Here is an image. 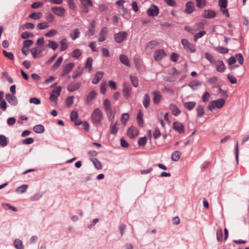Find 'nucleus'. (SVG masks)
<instances>
[{"label":"nucleus","mask_w":249,"mask_h":249,"mask_svg":"<svg viewBox=\"0 0 249 249\" xmlns=\"http://www.w3.org/2000/svg\"><path fill=\"white\" fill-rule=\"evenodd\" d=\"M129 119V115L128 113H123L122 116H121V122L122 123V124L124 125H125L126 124V123L128 121Z\"/></svg>","instance_id":"obj_42"},{"label":"nucleus","mask_w":249,"mask_h":249,"mask_svg":"<svg viewBox=\"0 0 249 249\" xmlns=\"http://www.w3.org/2000/svg\"><path fill=\"white\" fill-rule=\"evenodd\" d=\"M137 120L139 125L141 126L143 125L142 114L141 112H139L137 116Z\"/></svg>","instance_id":"obj_50"},{"label":"nucleus","mask_w":249,"mask_h":249,"mask_svg":"<svg viewBox=\"0 0 249 249\" xmlns=\"http://www.w3.org/2000/svg\"><path fill=\"white\" fill-rule=\"evenodd\" d=\"M205 34L206 32L204 31H201L200 32L196 34L194 36V41H196L198 38H201Z\"/></svg>","instance_id":"obj_53"},{"label":"nucleus","mask_w":249,"mask_h":249,"mask_svg":"<svg viewBox=\"0 0 249 249\" xmlns=\"http://www.w3.org/2000/svg\"><path fill=\"white\" fill-rule=\"evenodd\" d=\"M196 6L200 8H203L206 5L205 0H196Z\"/></svg>","instance_id":"obj_55"},{"label":"nucleus","mask_w":249,"mask_h":249,"mask_svg":"<svg viewBox=\"0 0 249 249\" xmlns=\"http://www.w3.org/2000/svg\"><path fill=\"white\" fill-rule=\"evenodd\" d=\"M201 83L198 81H193L191 82L189 86L194 90H196L198 89V87L200 86Z\"/></svg>","instance_id":"obj_36"},{"label":"nucleus","mask_w":249,"mask_h":249,"mask_svg":"<svg viewBox=\"0 0 249 249\" xmlns=\"http://www.w3.org/2000/svg\"><path fill=\"white\" fill-rule=\"evenodd\" d=\"M50 25L47 21L40 22L37 24V28L39 30H44L49 28Z\"/></svg>","instance_id":"obj_37"},{"label":"nucleus","mask_w":249,"mask_h":249,"mask_svg":"<svg viewBox=\"0 0 249 249\" xmlns=\"http://www.w3.org/2000/svg\"><path fill=\"white\" fill-rule=\"evenodd\" d=\"M106 112L108 116V121L112 123L114 119L115 113L113 112L112 109L109 111H106Z\"/></svg>","instance_id":"obj_43"},{"label":"nucleus","mask_w":249,"mask_h":249,"mask_svg":"<svg viewBox=\"0 0 249 249\" xmlns=\"http://www.w3.org/2000/svg\"><path fill=\"white\" fill-rule=\"evenodd\" d=\"M107 34V30L106 28H103L101 31L99 36V41L103 42L106 39V37Z\"/></svg>","instance_id":"obj_31"},{"label":"nucleus","mask_w":249,"mask_h":249,"mask_svg":"<svg viewBox=\"0 0 249 249\" xmlns=\"http://www.w3.org/2000/svg\"><path fill=\"white\" fill-rule=\"evenodd\" d=\"M159 45V43L155 40H152L146 43L145 47V49L147 51H150L158 46Z\"/></svg>","instance_id":"obj_18"},{"label":"nucleus","mask_w":249,"mask_h":249,"mask_svg":"<svg viewBox=\"0 0 249 249\" xmlns=\"http://www.w3.org/2000/svg\"><path fill=\"white\" fill-rule=\"evenodd\" d=\"M63 57L62 56H60L58 57V58L57 59L56 61L53 64V65L52 66V69L53 70H55L57 69L61 65L62 61H63Z\"/></svg>","instance_id":"obj_39"},{"label":"nucleus","mask_w":249,"mask_h":249,"mask_svg":"<svg viewBox=\"0 0 249 249\" xmlns=\"http://www.w3.org/2000/svg\"><path fill=\"white\" fill-rule=\"evenodd\" d=\"M181 153L179 151H174L171 155V159L173 161H177L179 160Z\"/></svg>","instance_id":"obj_30"},{"label":"nucleus","mask_w":249,"mask_h":249,"mask_svg":"<svg viewBox=\"0 0 249 249\" xmlns=\"http://www.w3.org/2000/svg\"><path fill=\"white\" fill-rule=\"evenodd\" d=\"M181 43L185 49L189 51L191 53H194L196 51L195 46L186 39L181 40Z\"/></svg>","instance_id":"obj_7"},{"label":"nucleus","mask_w":249,"mask_h":249,"mask_svg":"<svg viewBox=\"0 0 249 249\" xmlns=\"http://www.w3.org/2000/svg\"><path fill=\"white\" fill-rule=\"evenodd\" d=\"M80 87V85L78 83H71L69 85L68 87V90L70 92H72L76 89H78Z\"/></svg>","instance_id":"obj_29"},{"label":"nucleus","mask_w":249,"mask_h":249,"mask_svg":"<svg viewBox=\"0 0 249 249\" xmlns=\"http://www.w3.org/2000/svg\"><path fill=\"white\" fill-rule=\"evenodd\" d=\"M73 96H69L66 100V104L67 107H69L72 105L73 103Z\"/></svg>","instance_id":"obj_57"},{"label":"nucleus","mask_w":249,"mask_h":249,"mask_svg":"<svg viewBox=\"0 0 249 249\" xmlns=\"http://www.w3.org/2000/svg\"><path fill=\"white\" fill-rule=\"evenodd\" d=\"M118 129V123L116 122L114 124H111L110 126V132L111 134L115 135L117 133Z\"/></svg>","instance_id":"obj_26"},{"label":"nucleus","mask_w":249,"mask_h":249,"mask_svg":"<svg viewBox=\"0 0 249 249\" xmlns=\"http://www.w3.org/2000/svg\"><path fill=\"white\" fill-rule=\"evenodd\" d=\"M123 93L124 96L126 99H128L131 95V88L126 83H124L123 85Z\"/></svg>","instance_id":"obj_10"},{"label":"nucleus","mask_w":249,"mask_h":249,"mask_svg":"<svg viewBox=\"0 0 249 249\" xmlns=\"http://www.w3.org/2000/svg\"><path fill=\"white\" fill-rule=\"evenodd\" d=\"M173 128L179 134H183L185 131L184 124L178 121L173 123Z\"/></svg>","instance_id":"obj_5"},{"label":"nucleus","mask_w":249,"mask_h":249,"mask_svg":"<svg viewBox=\"0 0 249 249\" xmlns=\"http://www.w3.org/2000/svg\"><path fill=\"white\" fill-rule=\"evenodd\" d=\"M52 11L56 15L63 17L65 13V9L62 7H53Z\"/></svg>","instance_id":"obj_11"},{"label":"nucleus","mask_w":249,"mask_h":249,"mask_svg":"<svg viewBox=\"0 0 249 249\" xmlns=\"http://www.w3.org/2000/svg\"><path fill=\"white\" fill-rule=\"evenodd\" d=\"M46 19L49 22L52 23L54 20V17L53 14L48 13L46 15Z\"/></svg>","instance_id":"obj_56"},{"label":"nucleus","mask_w":249,"mask_h":249,"mask_svg":"<svg viewBox=\"0 0 249 249\" xmlns=\"http://www.w3.org/2000/svg\"><path fill=\"white\" fill-rule=\"evenodd\" d=\"M97 93L95 90H91L87 96L86 101V103L90 105L92 103V101L95 98Z\"/></svg>","instance_id":"obj_19"},{"label":"nucleus","mask_w":249,"mask_h":249,"mask_svg":"<svg viewBox=\"0 0 249 249\" xmlns=\"http://www.w3.org/2000/svg\"><path fill=\"white\" fill-rule=\"evenodd\" d=\"M28 189V185L26 184L22 185L18 187L15 190L16 192L18 194H23Z\"/></svg>","instance_id":"obj_27"},{"label":"nucleus","mask_w":249,"mask_h":249,"mask_svg":"<svg viewBox=\"0 0 249 249\" xmlns=\"http://www.w3.org/2000/svg\"><path fill=\"white\" fill-rule=\"evenodd\" d=\"M3 53L5 57L8 58L10 60H13L14 58V55L11 52H7L5 50L3 51Z\"/></svg>","instance_id":"obj_60"},{"label":"nucleus","mask_w":249,"mask_h":249,"mask_svg":"<svg viewBox=\"0 0 249 249\" xmlns=\"http://www.w3.org/2000/svg\"><path fill=\"white\" fill-rule=\"evenodd\" d=\"M103 106L106 111H109L111 108L110 106V103L108 99H106L104 101Z\"/></svg>","instance_id":"obj_44"},{"label":"nucleus","mask_w":249,"mask_h":249,"mask_svg":"<svg viewBox=\"0 0 249 249\" xmlns=\"http://www.w3.org/2000/svg\"><path fill=\"white\" fill-rule=\"evenodd\" d=\"M197 111V116L198 117H202L204 114V108L203 107L199 106L196 109Z\"/></svg>","instance_id":"obj_45"},{"label":"nucleus","mask_w":249,"mask_h":249,"mask_svg":"<svg viewBox=\"0 0 249 249\" xmlns=\"http://www.w3.org/2000/svg\"><path fill=\"white\" fill-rule=\"evenodd\" d=\"M7 144L6 138L3 135H0V145L2 147H5Z\"/></svg>","instance_id":"obj_46"},{"label":"nucleus","mask_w":249,"mask_h":249,"mask_svg":"<svg viewBox=\"0 0 249 249\" xmlns=\"http://www.w3.org/2000/svg\"><path fill=\"white\" fill-rule=\"evenodd\" d=\"M104 73L103 71H99L97 72L92 79V83L93 84H97L99 81L102 79Z\"/></svg>","instance_id":"obj_20"},{"label":"nucleus","mask_w":249,"mask_h":249,"mask_svg":"<svg viewBox=\"0 0 249 249\" xmlns=\"http://www.w3.org/2000/svg\"><path fill=\"white\" fill-rule=\"evenodd\" d=\"M78 118V113L75 111H72L71 112V120L74 122V124L76 125H79L81 124V122L79 120H77Z\"/></svg>","instance_id":"obj_22"},{"label":"nucleus","mask_w":249,"mask_h":249,"mask_svg":"<svg viewBox=\"0 0 249 249\" xmlns=\"http://www.w3.org/2000/svg\"><path fill=\"white\" fill-rule=\"evenodd\" d=\"M42 13L41 12L33 13L30 15L29 17L34 20L39 19L42 17Z\"/></svg>","instance_id":"obj_41"},{"label":"nucleus","mask_w":249,"mask_h":249,"mask_svg":"<svg viewBox=\"0 0 249 249\" xmlns=\"http://www.w3.org/2000/svg\"><path fill=\"white\" fill-rule=\"evenodd\" d=\"M225 100L223 99H218L216 100L213 101L209 106V109L212 111L215 108H220L225 104Z\"/></svg>","instance_id":"obj_2"},{"label":"nucleus","mask_w":249,"mask_h":249,"mask_svg":"<svg viewBox=\"0 0 249 249\" xmlns=\"http://www.w3.org/2000/svg\"><path fill=\"white\" fill-rule=\"evenodd\" d=\"M6 99L12 106H16L18 104V100L15 96L11 94H7L5 96Z\"/></svg>","instance_id":"obj_15"},{"label":"nucleus","mask_w":249,"mask_h":249,"mask_svg":"<svg viewBox=\"0 0 249 249\" xmlns=\"http://www.w3.org/2000/svg\"><path fill=\"white\" fill-rule=\"evenodd\" d=\"M42 50H38L36 47L33 48L31 50V52L34 58L37 57L42 53Z\"/></svg>","instance_id":"obj_32"},{"label":"nucleus","mask_w":249,"mask_h":249,"mask_svg":"<svg viewBox=\"0 0 249 249\" xmlns=\"http://www.w3.org/2000/svg\"><path fill=\"white\" fill-rule=\"evenodd\" d=\"M166 53L162 49H160L156 51L154 53V58L156 61H160L165 56Z\"/></svg>","instance_id":"obj_8"},{"label":"nucleus","mask_w":249,"mask_h":249,"mask_svg":"<svg viewBox=\"0 0 249 249\" xmlns=\"http://www.w3.org/2000/svg\"><path fill=\"white\" fill-rule=\"evenodd\" d=\"M103 118L102 111L98 108H95L91 113L90 119L92 123L95 125L101 124Z\"/></svg>","instance_id":"obj_1"},{"label":"nucleus","mask_w":249,"mask_h":249,"mask_svg":"<svg viewBox=\"0 0 249 249\" xmlns=\"http://www.w3.org/2000/svg\"><path fill=\"white\" fill-rule=\"evenodd\" d=\"M223 236V231L222 229H217L216 231V238L218 241H221Z\"/></svg>","instance_id":"obj_51"},{"label":"nucleus","mask_w":249,"mask_h":249,"mask_svg":"<svg viewBox=\"0 0 249 249\" xmlns=\"http://www.w3.org/2000/svg\"><path fill=\"white\" fill-rule=\"evenodd\" d=\"M162 90L163 92H166L170 95H173L174 94V91L169 88L164 87Z\"/></svg>","instance_id":"obj_61"},{"label":"nucleus","mask_w":249,"mask_h":249,"mask_svg":"<svg viewBox=\"0 0 249 249\" xmlns=\"http://www.w3.org/2000/svg\"><path fill=\"white\" fill-rule=\"evenodd\" d=\"M92 162H93L95 167L98 169L100 170L102 168V165L100 161L97 159L94 158L91 160Z\"/></svg>","instance_id":"obj_40"},{"label":"nucleus","mask_w":249,"mask_h":249,"mask_svg":"<svg viewBox=\"0 0 249 249\" xmlns=\"http://www.w3.org/2000/svg\"><path fill=\"white\" fill-rule=\"evenodd\" d=\"M169 109L172 111V114L177 116L180 113V111L178 107L173 104H171L169 106Z\"/></svg>","instance_id":"obj_21"},{"label":"nucleus","mask_w":249,"mask_h":249,"mask_svg":"<svg viewBox=\"0 0 249 249\" xmlns=\"http://www.w3.org/2000/svg\"><path fill=\"white\" fill-rule=\"evenodd\" d=\"M81 2L84 6H92L91 0H81Z\"/></svg>","instance_id":"obj_62"},{"label":"nucleus","mask_w":249,"mask_h":249,"mask_svg":"<svg viewBox=\"0 0 249 249\" xmlns=\"http://www.w3.org/2000/svg\"><path fill=\"white\" fill-rule=\"evenodd\" d=\"M47 47L52 48L53 50H55L58 47V44L54 41L49 40Z\"/></svg>","instance_id":"obj_48"},{"label":"nucleus","mask_w":249,"mask_h":249,"mask_svg":"<svg viewBox=\"0 0 249 249\" xmlns=\"http://www.w3.org/2000/svg\"><path fill=\"white\" fill-rule=\"evenodd\" d=\"M213 64H214L216 70L218 72H223L225 71L226 67L222 60H218L215 61Z\"/></svg>","instance_id":"obj_9"},{"label":"nucleus","mask_w":249,"mask_h":249,"mask_svg":"<svg viewBox=\"0 0 249 249\" xmlns=\"http://www.w3.org/2000/svg\"><path fill=\"white\" fill-rule=\"evenodd\" d=\"M57 34V31L55 29H51L49 32L45 34V36L48 37H53Z\"/></svg>","instance_id":"obj_47"},{"label":"nucleus","mask_w":249,"mask_h":249,"mask_svg":"<svg viewBox=\"0 0 249 249\" xmlns=\"http://www.w3.org/2000/svg\"><path fill=\"white\" fill-rule=\"evenodd\" d=\"M196 105V102L194 101L186 102L184 104V107L189 110L193 109L195 107Z\"/></svg>","instance_id":"obj_38"},{"label":"nucleus","mask_w":249,"mask_h":249,"mask_svg":"<svg viewBox=\"0 0 249 249\" xmlns=\"http://www.w3.org/2000/svg\"><path fill=\"white\" fill-rule=\"evenodd\" d=\"M150 96L147 93L145 94L143 96V100H142L143 105L145 108H147L149 107V104H150Z\"/></svg>","instance_id":"obj_25"},{"label":"nucleus","mask_w":249,"mask_h":249,"mask_svg":"<svg viewBox=\"0 0 249 249\" xmlns=\"http://www.w3.org/2000/svg\"><path fill=\"white\" fill-rule=\"evenodd\" d=\"M185 13L190 14H191L195 10V5L193 2L188 1L185 5Z\"/></svg>","instance_id":"obj_16"},{"label":"nucleus","mask_w":249,"mask_h":249,"mask_svg":"<svg viewBox=\"0 0 249 249\" xmlns=\"http://www.w3.org/2000/svg\"><path fill=\"white\" fill-rule=\"evenodd\" d=\"M216 51L221 53H226L228 52V50L223 47H219L216 49Z\"/></svg>","instance_id":"obj_63"},{"label":"nucleus","mask_w":249,"mask_h":249,"mask_svg":"<svg viewBox=\"0 0 249 249\" xmlns=\"http://www.w3.org/2000/svg\"><path fill=\"white\" fill-rule=\"evenodd\" d=\"M74 67V64L72 63H69L65 65L63 68L62 72L61 74V76H64L70 72Z\"/></svg>","instance_id":"obj_12"},{"label":"nucleus","mask_w":249,"mask_h":249,"mask_svg":"<svg viewBox=\"0 0 249 249\" xmlns=\"http://www.w3.org/2000/svg\"><path fill=\"white\" fill-rule=\"evenodd\" d=\"M127 35L126 32H119L114 35V40L117 43H121L126 38Z\"/></svg>","instance_id":"obj_3"},{"label":"nucleus","mask_w":249,"mask_h":249,"mask_svg":"<svg viewBox=\"0 0 249 249\" xmlns=\"http://www.w3.org/2000/svg\"><path fill=\"white\" fill-rule=\"evenodd\" d=\"M60 51H64L68 47V43L66 38H63L60 41Z\"/></svg>","instance_id":"obj_28"},{"label":"nucleus","mask_w":249,"mask_h":249,"mask_svg":"<svg viewBox=\"0 0 249 249\" xmlns=\"http://www.w3.org/2000/svg\"><path fill=\"white\" fill-rule=\"evenodd\" d=\"M159 13L158 7L153 4L151 5L149 8L147 10L146 13L149 17L157 16Z\"/></svg>","instance_id":"obj_4"},{"label":"nucleus","mask_w":249,"mask_h":249,"mask_svg":"<svg viewBox=\"0 0 249 249\" xmlns=\"http://www.w3.org/2000/svg\"><path fill=\"white\" fill-rule=\"evenodd\" d=\"M205 58L211 63V64H213L214 63V62L215 61L214 60V59H213V55L208 53H205Z\"/></svg>","instance_id":"obj_54"},{"label":"nucleus","mask_w":249,"mask_h":249,"mask_svg":"<svg viewBox=\"0 0 249 249\" xmlns=\"http://www.w3.org/2000/svg\"><path fill=\"white\" fill-rule=\"evenodd\" d=\"M92 59L91 57H89L87 59L85 64V68L88 70L89 72H90L92 70Z\"/></svg>","instance_id":"obj_33"},{"label":"nucleus","mask_w":249,"mask_h":249,"mask_svg":"<svg viewBox=\"0 0 249 249\" xmlns=\"http://www.w3.org/2000/svg\"><path fill=\"white\" fill-rule=\"evenodd\" d=\"M119 58H120V62L122 64H124V65H125L127 67H130V65L129 61L128 58L127 57V56L124 55V54H121L120 55Z\"/></svg>","instance_id":"obj_24"},{"label":"nucleus","mask_w":249,"mask_h":249,"mask_svg":"<svg viewBox=\"0 0 249 249\" xmlns=\"http://www.w3.org/2000/svg\"><path fill=\"white\" fill-rule=\"evenodd\" d=\"M147 142V139L145 137L141 138L138 141V144L140 146H144Z\"/></svg>","instance_id":"obj_64"},{"label":"nucleus","mask_w":249,"mask_h":249,"mask_svg":"<svg viewBox=\"0 0 249 249\" xmlns=\"http://www.w3.org/2000/svg\"><path fill=\"white\" fill-rule=\"evenodd\" d=\"M80 34V32L79 29H75L71 32L70 36L72 40H74L79 37Z\"/></svg>","instance_id":"obj_23"},{"label":"nucleus","mask_w":249,"mask_h":249,"mask_svg":"<svg viewBox=\"0 0 249 249\" xmlns=\"http://www.w3.org/2000/svg\"><path fill=\"white\" fill-rule=\"evenodd\" d=\"M82 54V51L79 49H75L72 53L73 57L77 58L79 57Z\"/></svg>","instance_id":"obj_52"},{"label":"nucleus","mask_w":249,"mask_h":249,"mask_svg":"<svg viewBox=\"0 0 249 249\" xmlns=\"http://www.w3.org/2000/svg\"><path fill=\"white\" fill-rule=\"evenodd\" d=\"M61 90V87L60 86L57 87L55 89H53L50 95V100L55 103L57 100V97L60 95Z\"/></svg>","instance_id":"obj_6"},{"label":"nucleus","mask_w":249,"mask_h":249,"mask_svg":"<svg viewBox=\"0 0 249 249\" xmlns=\"http://www.w3.org/2000/svg\"><path fill=\"white\" fill-rule=\"evenodd\" d=\"M152 94L153 95V102L154 104L156 105L159 104L162 98V95L160 92L155 90L152 92Z\"/></svg>","instance_id":"obj_14"},{"label":"nucleus","mask_w":249,"mask_h":249,"mask_svg":"<svg viewBox=\"0 0 249 249\" xmlns=\"http://www.w3.org/2000/svg\"><path fill=\"white\" fill-rule=\"evenodd\" d=\"M33 131L36 133H42L44 131V127L41 124H38L33 127Z\"/></svg>","instance_id":"obj_34"},{"label":"nucleus","mask_w":249,"mask_h":249,"mask_svg":"<svg viewBox=\"0 0 249 249\" xmlns=\"http://www.w3.org/2000/svg\"><path fill=\"white\" fill-rule=\"evenodd\" d=\"M130 78L131 82L132 84L133 85V86L136 88L138 87V86L139 85L138 78L136 77H135L134 76H132V75H131L130 76Z\"/></svg>","instance_id":"obj_49"},{"label":"nucleus","mask_w":249,"mask_h":249,"mask_svg":"<svg viewBox=\"0 0 249 249\" xmlns=\"http://www.w3.org/2000/svg\"><path fill=\"white\" fill-rule=\"evenodd\" d=\"M216 16L215 12L211 10H205L203 11V17L206 18H213Z\"/></svg>","instance_id":"obj_17"},{"label":"nucleus","mask_w":249,"mask_h":249,"mask_svg":"<svg viewBox=\"0 0 249 249\" xmlns=\"http://www.w3.org/2000/svg\"><path fill=\"white\" fill-rule=\"evenodd\" d=\"M43 3L41 1L35 2L31 5V7L34 9H37L39 7H42Z\"/></svg>","instance_id":"obj_59"},{"label":"nucleus","mask_w":249,"mask_h":249,"mask_svg":"<svg viewBox=\"0 0 249 249\" xmlns=\"http://www.w3.org/2000/svg\"><path fill=\"white\" fill-rule=\"evenodd\" d=\"M14 247L17 249H24L22 241L18 239H16L14 242Z\"/></svg>","instance_id":"obj_35"},{"label":"nucleus","mask_w":249,"mask_h":249,"mask_svg":"<svg viewBox=\"0 0 249 249\" xmlns=\"http://www.w3.org/2000/svg\"><path fill=\"white\" fill-rule=\"evenodd\" d=\"M138 130L136 127L132 126L128 128L127 134L129 138H134L138 136Z\"/></svg>","instance_id":"obj_13"},{"label":"nucleus","mask_w":249,"mask_h":249,"mask_svg":"<svg viewBox=\"0 0 249 249\" xmlns=\"http://www.w3.org/2000/svg\"><path fill=\"white\" fill-rule=\"evenodd\" d=\"M29 102L31 104H35L36 105H39L41 103L40 99L36 97L30 98L29 100Z\"/></svg>","instance_id":"obj_58"}]
</instances>
